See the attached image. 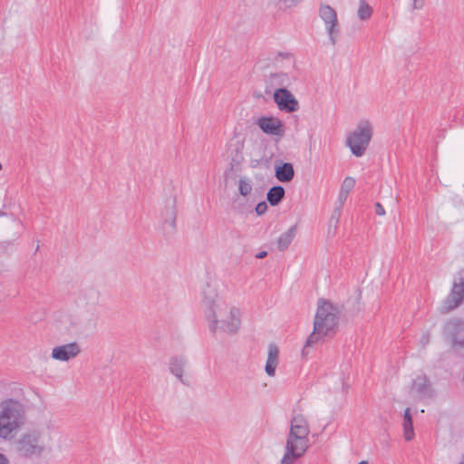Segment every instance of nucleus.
Instances as JSON below:
<instances>
[{
	"instance_id": "nucleus-1",
	"label": "nucleus",
	"mask_w": 464,
	"mask_h": 464,
	"mask_svg": "<svg viewBox=\"0 0 464 464\" xmlns=\"http://www.w3.org/2000/svg\"><path fill=\"white\" fill-rule=\"evenodd\" d=\"M202 305L209 331L214 335L218 331L231 335L238 332L241 325L239 309L218 299L216 290L209 285L203 291Z\"/></svg>"
},
{
	"instance_id": "nucleus-2",
	"label": "nucleus",
	"mask_w": 464,
	"mask_h": 464,
	"mask_svg": "<svg viewBox=\"0 0 464 464\" xmlns=\"http://www.w3.org/2000/svg\"><path fill=\"white\" fill-rule=\"evenodd\" d=\"M309 433L310 429L305 418L301 414L294 416L280 464H294L304 455L309 448Z\"/></svg>"
},
{
	"instance_id": "nucleus-3",
	"label": "nucleus",
	"mask_w": 464,
	"mask_h": 464,
	"mask_svg": "<svg viewBox=\"0 0 464 464\" xmlns=\"http://www.w3.org/2000/svg\"><path fill=\"white\" fill-rule=\"evenodd\" d=\"M339 323V310L332 303L322 300L314 321V331L308 336L302 351L304 356L307 349L318 343L324 336H332L335 334Z\"/></svg>"
},
{
	"instance_id": "nucleus-4",
	"label": "nucleus",
	"mask_w": 464,
	"mask_h": 464,
	"mask_svg": "<svg viewBox=\"0 0 464 464\" xmlns=\"http://www.w3.org/2000/svg\"><path fill=\"white\" fill-rule=\"evenodd\" d=\"M25 422L26 409L20 401L5 399L0 402V439H14Z\"/></svg>"
},
{
	"instance_id": "nucleus-5",
	"label": "nucleus",
	"mask_w": 464,
	"mask_h": 464,
	"mask_svg": "<svg viewBox=\"0 0 464 464\" xmlns=\"http://www.w3.org/2000/svg\"><path fill=\"white\" fill-rule=\"evenodd\" d=\"M371 139L372 128L369 122H363L348 135L346 143L354 156L361 157L364 154Z\"/></svg>"
},
{
	"instance_id": "nucleus-6",
	"label": "nucleus",
	"mask_w": 464,
	"mask_h": 464,
	"mask_svg": "<svg viewBox=\"0 0 464 464\" xmlns=\"http://www.w3.org/2000/svg\"><path fill=\"white\" fill-rule=\"evenodd\" d=\"M319 16L325 24L331 44L335 45L340 32L336 11L329 5H321L319 7Z\"/></svg>"
},
{
	"instance_id": "nucleus-7",
	"label": "nucleus",
	"mask_w": 464,
	"mask_h": 464,
	"mask_svg": "<svg viewBox=\"0 0 464 464\" xmlns=\"http://www.w3.org/2000/svg\"><path fill=\"white\" fill-rule=\"evenodd\" d=\"M17 450L20 455L26 458L40 456L44 451V446L40 441L39 433L33 431L24 434L17 443Z\"/></svg>"
},
{
	"instance_id": "nucleus-8",
	"label": "nucleus",
	"mask_w": 464,
	"mask_h": 464,
	"mask_svg": "<svg viewBox=\"0 0 464 464\" xmlns=\"http://www.w3.org/2000/svg\"><path fill=\"white\" fill-rule=\"evenodd\" d=\"M274 101L280 111L295 112L299 110V102L286 88H277L274 92Z\"/></svg>"
},
{
	"instance_id": "nucleus-9",
	"label": "nucleus",
	"mask_w": 464,
	"mask_h": 464,
	"mask_svg": "<svg viewBox=\"0 0 464 464\" xmlns=\"http://www.w3.org/2000/svg\"><path fill=\"white\" fill-rule=\"evenodd\" d=\"M256 125L261 130L268 135L283 137L285 134V125L281 120L275 117H260L256 121Z\"/></svg>"
},
{
	"instance_id": "nucleus-10",
	"label": "nucleus",
	"mask_w": 464,
	"mask_h": 464,
	"mask_svg": "<svg viewBox=\"0 0 464 464\" xmlns=\"http://www.w3.org/2000/svg\"><path fill=\"white\" fill-rule=\"evenodd\" d=\"M410 393L419 400L431 397L432 389L429 379L425 375L417 376L411 383Z\"/></svg>"
},
{
	"instance_id": "nucleus-11",
	"label": "nucleus",
	"mask_w": 464,
	"mask_h": 464,
	"mask_svg": "<svg viewBox=\"0 0 464 464\" xmlns=\"http://www.w3.org/2000/svg\"><path fill=\"white\" fill-rule=\"evenodd\" d=\"M176 198H169L166 200L164 209L161 211L163 229L167 233H172L176 229Z\"/></svg>"
},
{
	"instance_id": "nucleus-12",
	"label": "nucleus",
	"mask_w": 464,
	"mask_h": 464,
	"mask_svg": "<svg viewBox=\"0 0 464 464\" xmlns=\"http://www.w3.org/2000/svg\"><path fill=\"white\" fill-rule=\"evenodd\" d=\"M464 301V274L459 276V281L454 283L451 291L445 300L447 310H452Z\"/></svg>"
},
{
	"instance_id": "nucleus-13",
	"label": "nucleus",
	"mask_w": 464,
	"mask_h": 464,
	"mask_svg": "<svg viewBox=\"0 0 464 464\" xmlns=\"http://www.w3.org/2000/svg\"><path fill=\"white\" fill-rule=\"evenodd\" d=\"M81 352L80 346L76 342L56 346L52 351V357L58 361L66 362L76 357Z\"/></svg>"
},
{
	"instance_id": "nucleus-14",
	"label": "nucleus",
	"mask_w": 464,
	"mask_h": 464,
	"mask_svg": "<svg viewBox=\"0 0 464 464\" xmlns=\"http://www.w3.org/2000/svg\"><path fill=\"white\" fill-rule=\"evenodd\" d=\"M275 176L281 182L291 181L295 176L293 165L288 162H280V164H276Z\"/></svg>"
},
{
	"instance_id": "nucleus-15",
	"label": "nucleus",
	"mask_w": 464,
	"mask_h": 464,
	"mask_svg": "<svg viewBox=\"0 0 464 464\" xmlns=\"http://www.w3.org/2000/svg\"><path fill=\"white\" fill-rule=\"evenodd\" d=\"M279 351L276 344H270L268 347L267 360L266 363V372L269 376H274L278 364Z\"/></svg>"
},
{
	"instance_id": "nucleus-16",
	"label": "nucleus",
	"mask_w": 464,
	"mask_h": 464,
	"mask_svg": "<svg viewBox=\"0 0 464 464\" xmlns=\"http://www.w3.org/2000/svg\"><path fill=\"white\" fill-rule=\"evenodd\" d=\"M355 179L352 177H346L341 186V189L338 196V205L340 208H343L344 202L346 201L350 191L354 188Z\"/></svg>"
},
{
	"instance_id": "nucleus-17",
	"label": "nucleus",
	"mask_w": 464,
	"mask_h": 464,
	"mask_svg": "<svg viewBox=\"0 0 464 464\" xmlns=\"http://www.w3.org/2000/svg\"><path fill=\"white\" fill-rule=\"evenodd\" d=\"M267 83L270 87L273 88H286L289 84V77L287 73L285 72H275L270 73L267 78Z\"/></svg>"
},
{
	"instance_id": "nucleus-18",
	"label": "nucleus",
	"mask_w": 464,
	"mask_h": 464,
	"mask_svg": "<svg viewBox=\"0 0 464 464\" xmlns=\"http://www.w3.org/2000/svg\"><path fill=\"white\" fill-rule=\"evenodd\" d=\"M185 364L186 359L182 356H174L169 361V370L171 373L179 378L182 383H185L182 379L183 368Z\"/></svg>"
},
{
	"instance_id": "nucleus-19",
	"label": "nucleus",
	"mask_w": 464,
	"mask_h": 464,
	"mask_svg": "<svg viewBox=\"0 0 464 464\" xmlns=\"http://www.w3.org/2000/svg\"><path fill=\"white\" fill-rule=\"evenodd\" d=\"M285 195V190L282 186H274L268 190L266 199L271 206L276 207L283 200Z\"/></svg>"
},
{
	"instance_id": "nucleus-20",
	"label": "nucleus",
	"mask_w": 464,
	"mask_h": 464,
	"mask_svg": "<svg viewBox=\"0 0 464 464\" xmlns=\"http://www.w3.org/2000/svg\"><path fill=\"white\" fill-rule=\"evenodd\" d=\"M402 426L404 439L407 441L411 440L414 437V430L410 408H406L404 411Z\"/></svg>"
},
{
	"instance_id": "nucleus-21",
	"label": "nucleus",
	"mask_w": 464,
	"mask_h": 464,
	"mask_svg": "<svg viewBox=\"0 0 464 464\" xmlns=\"http://www.w3.org/2000/svg\"><path fill=\"white\" fill-rule=\"evenodd\" d=\"M295 233H296V225H294L286 232H285L284 234H282L279 237V238L277 240V248L280 251L285 250L289 246V245L291 244L293 239L295 238Z\"/></svg>"
},
{
	"instance_id": "nucleus-22",
	"label": "nucleus",
	"mask_w": 464,
	"mask_h": 464,
	"mask_svg": "<svg viewBox=\"0 0 464 464\" xmlns=\"http://www.w3.org/2000/svg\"><path fill=\"white\" fill-rule=\"evenodd\" d=\"M252 189H253V186H252V181L250 179L246 178V177L239 179L238 192L242 197L246 198V197L249 196L252 192Z\"/></svg>"
},
{
	"instance_id": "nucleus-23",
	"label": "nucleus",
	"mask_w": 464,
	"mask_h": 464,
	"mask_svg": "<svg viewBox=\"0 0 464 464\" xmlns=\"http://www.w3.org/2000/svg\"><path fill=\"white\" fill-rule=\"evenodd\" d=\"M372 14V8L365 2V0L360 1V5L357 11V15L360 20L366 21L370 19Z\"/></svg>"
},
{
	"instance_id": "nucleus-24",
	"label": "nucleus",
	"mask_w": 464,
	"mask_h": 464,
	"mask_svg": "<svg viewBox=\"0 0 464 464\" xmlns=\"http://www.w3.org/2000/svg\"><path fill=\"white\" fill-rule=\"evenodd\" d=\"M244 160V158L241 153H237L234 158H232L230 162V168L226 171L225 175L227 176L228 171L238 172L241 170V165Z\"/></svg>"
},
{
	"instance_id": "nucleus-25",
	"label": "nucleus",
	"mask_w": 464,
	"mask_h": 464,
	"mask_svg": "<svg viewBox=\"0 0 464 464\" xmlns=\"http://www.w3.org/2000/svg\"><path fill=\"white\" fill-rule=\"evenodd\" d=\"M87 304L96 305L99 302L100 293L95 289H89L84 293Z\"/></svg>"
},
{
	"instance_id": "nucleus-26",
	"label": "nucleus",
	"mask_w": 464,
	"mask_h": 464,
	"mask_svg": "<svg viewBox=\"0 0 464 464\" xmlns=\"http://www.w3.org/2000/svg\"><path fill=\"white\" fill-rule=\"evenodd\" d=\"M257 215H263L267 210V205L265 201L259 202L255 208Z\"/></svg>"
},
{
	"instance_id": "nucleus-27",
	"label": "nucleus",
	"mask_w": 464,
	"mask_h": 464,
	"mask_svg": "<svg viewBox=\"0 0 464 464\" xmlns=\"http://www.w3.org/2000/svg\"><path fill=\"white\" fill-rule=\"evenodd\" d=\"M341 209L340 208V205H337L334 211V214L332 215L331 218H333L334 219V230H336L337 228V225H338V222H339V218L341 216Z\"/></svg>"
},
{
	"instance_id": "nucleus-28",
	"label": "nucleus",
	"mask_w": 464,
	"mask_h": 464,
	"mask_svg": "<svg viewBox=\"0 0 464 464\" xmlns=\"http://www.w3.org/2000/svg\"><path fill=\"white\" fill-rule=\"evenodd\" d=\"M69 331H70V335L71 336H74V335H77V334H81V330L79 329V327L76 325V324H74L73 322H71L70 323V328H69Z\"/></svg>"
},
{
	"instance_id": "nucleus-29",
	"label": "nucleus",
	"mask_w": 464,
	"mask_h": 464,
	"mask_svg": "<svg viewBox=\"0 0 464 464\" xmlns=\"http://www.w3.org/2000/svg\"><path fill=\"white\" fill-rule=\"evenodd\" d=\"M425 5V0H413L412 9L420 10Z\"/></svg>"
},
{
	"instance_id": "nucleus-30",
	"label": "nucleus",
	"mask_w": 464,
	"mask_h": 464,
	"mask_svg": "<svg viewBox=\"0 0 464 464\" xmlns=\"http://www.w3.org/2000/svg\"><path fill=\"white\" fill-rule=\"evenodd\" d=\"M375 213H376V215H378V216H384V215H385L384 208H383V206H382L381 203H379V202L375 203Z\"/></svg>"
},
{
	"instance_id": "nucleus-31",
	"label": "nucleus",
	"mask_w": 464,
	"mask_h": 464,
	"mask_svg": "<svg viewBox=\"0 0 464 464\" xmlns=\"http://www.w3.org/2000/svg\"><path fill=\"white\" fill-rule=\"evenodd\" d=\"M233 209L237 210V212L242 213L245 210V206H244V204H238L237 202V199H234V201H233Z\"/></svg>"
},
{
	"instance_id": "nucleus-32",
	"label": "nucleus",
	"mask_w": 464,
	"mask_h": 464,
	"mask_svg": "<svg viewBox=\"0 0 464 464\" xmlns=\"http://www.w3.org/2000/svg\"><path fill=\"white\" fill-rule=\"evenodd\" d=\"M430 335L429 333L424 334L421 336L420 343L423 346H426L430 343Z\"/></svg>"
},
{
	"instance_id": "nucleus-33",
	"label": "nucleus",
	"mask_w": 464,
	"mask_h": 464,
	"mask_svg": "<svg viewBox=\"0 0 464 464\" xmlns=\"http://www.w3.org/2000/svg\"><path fill=\"white\" fill-rule=\"evenodd\" d=\"M0 464H9V459L2 453H0Z\"/></svg>"
},
{
	"instance_id": "nucleus-34",
	"label": "nucleus",
	"mask_w": 464,
	"mask_h": 464,
	"mask_svg": "<svg viewBox=\"0 0 464 464\" xmlns=\"http://www.w3.org/2000/svg\"><path fill=\"white\" fill-rule=\"evenodd\" d=\"M266 256H267V252L266 251H261V252H258L256 255V257L258 258V259H262V258H265Z\"/></svg>"
},
{
	"instance_id": "nucleus-35",
	"label": "nucleus",
	"mask_w": 464,
	"mask_h": 464,
	"mask_svg": "<svg viewBox=\"0 0 464 464\" xmlns=\"http://www.w3.org/2000/svg\"><path fill=\"white\" fill-rule=\"evenodd\" d=\"M329 226L332 227L334 226V219L333 218H330L329 220ZM335 232V230L334 229V233Z\"/></svg>"
},
{
	"instance_id": "nucleus-36",
	"label": "nucleus",
	"mask_w": 464,
	"mask_h": 464,
	"mask_svg": "<svg viewBox=\"0 0 464 464\" xmlns=\"http://www.w3.org/2000/svg\"><path fill=\"white\" fill-rule=\"evenodd\" d=\"M358 464H368V461L367 460H362Z\"/></svg>"
},
{
	"instance_id": "nucleus-37",
	"label": "nucleus",
	"mask_w": 464,
	"mask_h": 464,
	"mask_svg": "<svg viewBox=\"0 0 464 464\" xmlns=\"http://www.w3.org/2000/svg\"><path fill=\"white\" fill-rule=\"evenodd\" d=\"M5 215H6V214H5V212L0 211V217H1V216H5Z\"/></svg>"
},
{
	"instance_id": "nucleus-38",
	"label": "nucleus",
	"mask_w": 464,
	"mask_h": 464,
	"mask_svg": "<svg viewBox=\"0 0 464 464\" xmlns=\"http://www.w3.org/2000/svg\"><path fill=\"white\" fill-rule=\"evenodd\" d=\"M292 1H293V2H296V3H298V2H300L301 0H292Z\"/></svg>"
},
{
	"instance_id": "nucleus-39",
	"label": "nucleus",
	"mask_w": 464,
	"mask_h": 464,
	"mask_svg": "<svg viewBox=\"0 0 464 464\" xmlns=\"http://www.w3.org/2000/svg\"><path fill=\"white\" fill-rule=\"evenodd\" d=\"M2 169V164L0 163V170Z\"/></svg>"
}]
</instances>
